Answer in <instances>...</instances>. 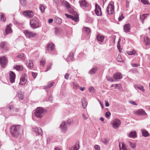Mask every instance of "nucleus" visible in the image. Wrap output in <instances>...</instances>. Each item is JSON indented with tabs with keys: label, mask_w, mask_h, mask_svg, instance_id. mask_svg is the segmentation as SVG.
Listing matches in <instances>:
<instances>
[{
	"label": "nucleus",
	"mask_w": 150,
	"mask_h": 150,
	"mask_svg": "<svg viewBox=\"0 0 150 150\" xmlns=\"http://www.w3.org/2000/svg\"><path fill=\"white\" fill-rule=\"evenodd\" d=\"M21 126L18 125H13L10 128V132L12 137H18L21 131Z\"/></svg>",
	"instance_id": "obj_1"
},
{
	"label": "nucleus",
	"mask_w": 150,
	"mask_h": 150,
	"mask_svg": "<svg viewBox=\"0 0 150 150\" xmlns=\"http://www.w3.org/2000/svg\"><path fill=\"white\" fill-rule=\"evenodd\" d=\"M46 110L41 107H38L35 112V116L38 118H41L44 115Z\"/></svg>",
	"instance_id": "obj_2"
},
{
	"label": "nucleus",
	"mask_w": 150,
	"mask_h": 150,
	"mask_svg": "<svg viewBox=\"0 0 150 150\" xmlns=\"http://www.w3.org/2000/svg\"><path fill=\"white\" fill-rule=\"evenodd\" d=\"M30 24L31 27L33 29H35L40 27L39 20L36 17H35L30 21Z\"/></svg>",
	"instance_id": "obj_3"
},
{
	"label": "nucleus",
	"mask_w": 150,
	"mask_h": 150,
	"mask_svg": "<svg viewBox=\"0 0 150 150\" xmlns=\"http://www.w3.org/2000/svg\"><path fill=\"white\" fill-rule=\"evenodd\" d=\"M69 11L73 15H74V16L65 14V15L68 18L71 19L75 22L78 21L79 20V17L76 13L74 10H71V9L69 10Z\"/></svg>",
	"instance_id": "obj_4"
},
{
	"label": "nucleus",
	"mask_w": 150,
	"mask_h": 150,
	"mask_svg": "<svg viewBox=\"0 0 150 150\" xmlns=\"http://www.w3.org/2000/svg\"><path fill=\"white\" fill-rule=\"evenodd\" d=\"M114 2H111L108 4L107 8V13L109 15L112 14L114 12Z\"/></svg>",
	"instance_id": "obj_5"
},
{
	"label": "nucleus",
	"mask_w": 150,
	"mask_h": 150,
	"mask_svg": "<svg viewBox=\"0 0 150 150\" xmlns=\"http://www.w3.org/2000/svg\"><path fill=\"white\" fill-rule=\"evenodd\" d=\"M121 124L120 121L117 118L115 119L111 122V125L114 128H118Z\"/></svg>",
	"instance_id": "obj_6"
},
{
	"label": "nucleus",
	"mask_w": 150,
	"mask_h": 150,
	"mask_svg": "<svg viewBox=\"0 0 150 150\" xmlns=\"http://www.w3.org/2000/svg\"><path fill=\"white\" fill-rule=\"evenodd\" d=\"M23 32L27 38H31L35 37L36 34L28 30H24Z\"/></svg>",
	"instance_id": "obj_7"
},
{
	"label": "nucleus",
	"mask_w": 150,
	"mask_h": 150,
	"mask_svg": "<svg viewBox=\"0 0 150 150\" xmlns=\"http://www.w3.org/2000/svg\"><path fill=\"white\" fill-rule=\"evenodd\" d=\"M7 62V60L5 57L2 56L0 58V64L2 67H5Z\"/></svg>",
	"instance_id": "obj_8"
},
{
	"label": "nucleus",
	"mask_w": 150,
	"mask_h": 150,
	"mask_svg": "<svg viewBox=\"0 0 150 150\" xmlns=\"http://www.w3.org/2000/svg\"><path fill=\"white\" fill-rule=\"evenodd\" d=\"M23 14L25 16H27L30 18L34 16L33 11L30 10L23 11Z\"/></svg>",
	"instance_id": "obj_9"
},
{
	"label": "nucleus",
	"mask_w": 150,
	"mask_h": 150,
	"mask_svg": "<svg viewBox=\"0 0 150 150\" xmlns=\"http://www.w3.org/2000/svg\"><path fill=\"white\" fill-rule=\"evenodd\" d=\"M27 77L25 74H23L20 78V81L19 84L21 85H24L27 82Z\"/></svg>",
	"instance_id": "obj_10"
},
{
	"label": "nucleus",
	"mask_w": 150,
	"mask_h": 150,
	"mask_svg": "<svg viewBox=\"0 0 150 150\" xmlns=\"http://www.w3.org/2000/svg\"><path fill=\"white\" fill-rule=\"evenodd\" d=\"M95 13L96 15L98 16H101L102 14L101 8L96 3L95 4Z\"/></svg>",
	"instance_id": "obj_11"
},
{
	"label": "nucleus",
	"mask_w": 150,
	"mask_h": 150,
	"mask_svg": "<svg viewBox=\"0 0 150 150\" xmlns=\"http://www.w3.org/2000/svg\"><path fill=\"white\" fill-rule=\"evenodd\" d=\"M9 79L10 82L13 83L15 82L16 75L12 71H10L9 74Z\"/></svg>",
	"instance_id": "obj_12"
},
{
	"label": "nucleus",
	"mask_w": 150,
	"mask_h": 150,
	"mask_svg": "<svg viewBox=\"0 0 150 150\" xmlns=\"http://www.w3.org/2000/svg\"><path fill=\"white\" fill-rule=\"evenodd\" d=\"M33 130L36 135H42V130L40 128H33Z\"/></svg>",
	"instance_id": "obj_13"
},
{
	"label": "nucleus",
	"mask_w": 150,
	"mask_h": 150,
	"mask_svg": "<svg viewBox=\"0 0 150 150\" xmlns=\"http://www.w3.org/2000/svg\"><path fill=\"white\" fill-rule=\"evenodd\" d=\"M8 44L6 42H0V47L5 50L8 49Z\"/></svg>",
	"instance_id": "obj_14"
},
{
	"label": "nucleus",
	"mask_w": 150,
	"mask_h": 150,
	"mask_svg": "<svg viewBox=\"0 0 150 150\" xmlns=\"http://www.w3.org/2000/svg\"><path fill=\"white\" fill-rule=\"evenodd\" d=\"M79 3L81 7L83 8L88 7L89 5L88 4L85 0H80L79 1Z\"/></svg>",
	"instance_id": "obj_15"
},
{
	"label": "nucleus",
	"mask_w": 150,
	"mask_h": 150,
	"mask_svg": "<svg viewBox=\"0 0 150 150\" xmlns=\"http://www.w3.org/2000/svg\"><path fill=\"white\" fill-rule=\"evenodd\" d=\"M60 128L63 132H65L67 131V127L65 122L64 121L62 122L60 125Z\"/></svg>",
	"instance_id": "obj_16"
},
{
	"label": "nucleus",
	"mask_w": 150,
	"mask_h": 150,
	"mask_svg": "<svg viewBox=\"0 0 150 150\" xmlns=\"http://www.w3.org/2000/svg\"><path fill=\"white\" fill-rule=\"evenodd\" d=\"M12 25L10 24L9 25L7 26L5 29L6 34H8L10 33H12V30L11 29V26Z\"/></svg>",
	"instance_id": "obj_17"
},
{
	"label": "nucleus",
	"mask_w": 150,
	"mask_h": 150,
	"mask_svg": "<svg viewBox=\"0 0 150 150\" xmlns=\"http://www.w3.org/2000/svg\"><path fill=\"white\" fill-rule=\"evenodd\" d=\"M128 136L130 138H134L137 137V133L136 131H132L127 134Z\"/></svg>",
	"instance_id": "obj_18"
},
{
	"label": "nucleus",
	"mask_w": 150,
	"mask_h": 150,
	"mask_svg": "<svg viewBox=\"0 0 150 150\" xmlns=\"http://www.w3.org/2000/svg\"><path fill=\"white\" fill-rule=\"evenodd\" d=\"M113 77L115 79L117 80L122 78V76L120 73L117 72L114 74Z\"/></svg>",
	"instance_id": "obj_19"
},
{
	"label": "nucleus",
	"mask_w": 150,
	"mask_h": 150,
	"mask_svg": "<svg viewBox=\"0 0 150 150\" xmlns=\"http://www.w3.org/2000/svg\"><path fill=\"white\" fill-rule=\"evenodd\" d=\"M18 96L20 100H22L24 98V93L23 92L19 90L17 92Z\"/></svg>",
	"instance_id": "obj_20"
},
{
	"label": "nucleus",
	"mask_w": 150,
	"mask_h": 150,
	"mask_svg": "<svg viewBox=\"0 0 150 150\" xmlns=\"http://www.w3.org/2000/svg\"><path fill=\"white\" fill-rule=\"evenodd\" d=\"M26 65L29 69H32L33 66L32 61L31 60L27 61L26 63Z\"/></svg>",
	"instance_id": "obj_21"
},
{
	"label": "nucleus",
	"mask_w": 150,
	"mask_h": 150,
	"mask_svg": "<svg viewBox=\"0 0 150 150\" xmlns=\"http://www.w3.org/2000/svg\"><path fill=\"white\" fill-rule=\"evenodd\" d=\"M124 31L127 33L129 32L130 30V25L129 23L126 24L124 26Z\"/></svg>",
	"instance_id": "obj_22"
},
{
	"label": "nucleus",
	"mask_w": 150,
	"mask_h": 150,
	"mask_svg": "<svg viewBox=\"0 0 150 150\" xmlns=\"http://www.w3.org/2000/svg\"><path fill=\"white\" fill-rule=\"evenodd\" d=\"M47 49L48 50L52 51L54 49V45L52 43L50 44L47 46Z\"/></svg>",
	"instance_id": "obj_23"
},
{
	"label": "nucleus",
	"mask_w": 150,
	"mask_h": 150,
	"mask_svg": "<svg viewBox=\"0 0 150 150\" xmlns=\"http://www.w3.org/2000/svg\"><path fill=\"white\" fill-rule=\"evenodd\" d=\"M98 69L96 67H94L92 68L89 71L88 73L91 75L93 74L96 72Z\"/></svg>",
	"instance_id": "obj_24"
},
{
	"label": "nucleus",
	"mask_w": 150,
	"mask_h": 150,
	"mask_svg": "<svg viewBox=\"0 0 150 150\" xmlns=\"http://www.w3.org/2000/svg\"><path fill=\"white\" fill-rule=\"evenodd\" d=\"M136 114L138 115H146V114L145 112V111L142 109H140L138 110Z\"/></svg>",
	"instance_id": "obj_25"
},
{
	"label": "nucleus",
	"mask_w": 150,
	"mask_h": 150,
	"mask_svg": "<svg viewBox=\"0 0 150 150\" xmlns=\"http://www.w3.org/2000/svg\"><path fill=\"white\" fill-rule=\"evenodd\" d=\"M86 98H83L82 99V104L83 108L85 109L87 105V103L86 101Z\"/></svg>",
	"instance_id": "obj_26"
},
{
	"label": "nucleus",
	"mask_w": 150,
	"mask_h": 150,
	"mask_svg": "<svg viewBox=\"0 0 150 150\" xmlns=\"http://www.w3.org/2000/svg\"><path fill=\"white\" fill-rule=\"evenodd\" d=\"M141 131L142 135L144 137H147L149 136V134L146 130L144 129H142Z\"/></svg>",
	"instance_id": "obj_27"
},
{
	"label": "nucleus",
	"mask_w": 150,
	"mask_h": 150,
	"mask_svg": "<svg viewBox=\"0 0 150 150\" xmlns=\"http://www.w3.org/2000/svg\"><path fill=\"white\" fill-rule=\"evenodd\" d=\"M96 38L98 41L100 42H102L103 41L104 37L103 36L98 34L97 35Z\"/></svg>",
	"instance_id": "obj_28"
},
{
	"label": "nucleus",
	"mask_w": 150,
	"mask_h": 150,
	"mask_svg": "<svg viewBox=\"0 0 150 150\" xmlns=\"http://www.w3.org/2000/svg\"><path fill=\"white\" fill-rule=\"evenodd\" d=\"M144 41L146 45H149L150 44V39L148 37H145L144 38Z\"/></svg>",
	"instance_id": "obj_29"
},
{
	"label": "nucleus",
	"mask_w": 150,
	"mask_h": 150,
	"mask_svg": "<svg viewBox=\"0 0 150 150\" xmlns=\"http://www.w3.org/2000/svg\"><path fill=\"white\" fill-rule=\"evenodd\" d=\"M74 54L72 52L70 53L67 58V60L69 61H72L73 59Z\"/></svg>",
	"instance_id": "obj_30"
},
{
	"label": "nucleus",
	"mask_w": 150,
	"mask_h": 150,
	"mask_svg": "<svg viewBox=\"0 0 150 150\" xmlns=\"http://www.w3.org/2000/svg\"><path fill=\"white\" fill-rule=\"evenodd\" d=\"M134 88H138V89L141 90L142 91H144V87L143 86L139 85H136L134 86Z\"/></svg>",
	"instance_id": "obj_31"
},
{
	"label": "nucleus",
	"mask_w": 150,
	"mask_h": 150,
	"mask_svg": "<svg viewBox=\"0 0 150 150\" xmlns=\"http://www.w3.org/2000/svg\"><path fill=\"white\" fill-rule=\"evenodd\" d=\"M6 17L4 14L0 12V19L3 22H5L6 20Z\"/></svg>",
	"instance_id": "obj_32"
},
{
	"label": "nucleus",
	"mask_w": 150,
	"mask_h": 150,
	"mask_svg": "<svg viewBox=\"0 0 150 150\" xmlns=\"http://www.w3.org/2000/svg\"><path fill=\"white\" fill-rule=\"evenodd\" d=\"M25 55L23 53L19 54H18V56L16 57L17 58L21 59L22 60H24L25 59Z\"/></svg>",
	"instance_id": "obj_33"
},
{
	"label": "nucleus",
	"mask_w": 150,
	"mask_h": 150,
	"mask_svg": "<svg viewBox=\"0 0 150 150\" xmlns=\"http://www.w3.org/2000/svg\"><path fill=\"white\" fill-rule=\"evenodd\" d=\"M110 140V139L108 138L103 139H101V141L105 145H106L108 143Z\"/></svg>",
	"instance_id": "obj_34"
},
{
	"label": "nucleus",
	"mask_w": 150,
	"mask_h": 150,
	"mask_svg": "<svg viewBox=\"0 0 150 150\" xmlns=\"http://www.w3.org/2000/svg\"><path fill=\"white\" fill-rule=\"evenodd\" d=\"M14 69L18 71H21L23 69V67L22 65H16Z\"/></svg>",
	"instance_id": "obj_35"
},
{
	"label": "nucleus",
	"mask_w": 150,
	"mask_h": 150,
	"mask_svg": "<svg viewBox=\"0 0 150 150\" xmlns=\"http://www.w3.org/2000/svg\"><path fill=\"white\" fill-rule=\"evenodd\" d=\"M83 30L87 34H89L90 32V29L86 27H84L83 28Z\"/></svg>",
	"instance_id": "obj_36"
},
{
	"label": "nucleus",
	"mask_w": 150,
	"mask_h": 150,
	"mask_svg": "<svg viewBox=\"0 0 150 150\" xmlns=\"http://www.w3.org/2000/svg\"><path fill=\"white\" fill-rule=\"evenodd\" d=\"M148 15H149V14H143L142 16H140V19L142 21V23H143V21L146 18V16Z\"/></svg>",
	"instance_id": "obj_37"
},
{
	"label": "nucleus",
	"mask_w": 150,
	"mask_h": 150,
	"mask_svg": "<svg viewBox=\"0 0 150 150\" xmlns=\"http://www.w3.org/2000/svg\"><path fill=\"white\" fill-rule=\"evenodd\" d=\"M54 21L56 23L58 24H60L62 23V19L59 17L56 18Z\"/></svg>",
	"instance_id": "obj_38"
},
{
	"label": "nucleus",
	"mask_w": 150,
	"mask_h": 150,
	"mask_svg": "<svg viewBox=\"0 0 150 150\" xmlns=\"http://www.w3.org/2000/svg\"><path fill=\"white\" fill-rule=\"evenodd\" d=\"M54 82H50L48 84V85L47 86H45L44 87L45 88H50L54 84Z\"/></svg>",
	"instance_id": "obj_39"
},
{
	"label": "nucleus",
	"mask_w": 150,
	"mask_h": 150,
	"mask_svg": "<svg viewBox=\"0 0 150 150\" xmlns=\"http://www.w3.org/2000/svg\"><path fill=\"white\" fill-rule=\"evenodd\" d=\"M73 149L74 150H78L79 148V144L78 142H77L76 144L73 146Z\"/></svg>",
	"instance_id": "obj_40"
},
{
	"label": "nucleus",
	"mask_w": 150,
	"mask_h": 150,
	"mask_svg": "<svg viewBox=\"0 0 150 150\" xmlns=\"http://www.w3.org/2000/svg\"><path fill=\"white\" fill-rule=\"evenodd\" d=\"M119 146L120 148V150H127L125 146V145L123 143L122 144L121 148L120 144H119Z\"/></svg>",
	"instance_id": "obj_41"
},
{
	"label": "nucleus",
	"mask_w": 150,
	"mask_h": 150,
	"mask_svg": "<svg viewBox=\"0 0 150 150\" xmlns=\"http://www.w3.org/2000/svg\"><path fill=\"white\" fill-rule=\"evenodd\" d=\"M128 144L129 146L133 149H134L136 146V143H132L130 142H128Z\"/></svg>",
	"instance_id": "obj_42"
},
{
	"label": "nucleus",
	"mask_w": 150,
	"mask_h": 150,
	"mask_svg": "<svg viewBox=\"0 0 150 150\" xmlns=\"http://www.w3.org/2000/svg\"><path fill=\"white\" fill-rule=\"evenodd\" d=\"M117 59L118 62H124V61L122 59L121 55L119 54L117 58Z\"/></svg>",
	"instance_id": "obj_43"
},
{
	"label": "nucleus",
	"mask_w": 150,
	"mask_h": 150,
	"mask_svg": "<svg viewBox=\"0 0 150 150\" xmlns=\"http://www.w3.org/2000/svg\"><path fill=\"white\" fill-rule=\"evenodd\" d=\"M39 8L42 13L44 12L45 10V8L44 7L42 6V4H40L39 5Z\"/></svg>",
	"instance_id": "obj_44"
},
{
	"label": "nucleus",
	"mask_w": 150,
	"mask_h": 150,
	"mask_svg": "<svg viewBox=\"0 0 150 150\" xmlns=\"http://www.w3.org/2000/svg\"><path fill=\"white\" fill-rule=\"evenodd\" d=\"M74 88L75 89H77L79 87V84L76 83H74L73 84Z\"/></svg>",
	"instance_id": "obj_45"
},
{
	"label": "nucleus",
	"mask_w": 150,
	"mask_h": 150,
	"mask_svg": "<svg viewBox=\"0 0 150 150\" xmlns=\"http://www.w3.org/2000/svg\"><path fill=\"white\" fill-rule=\"evenodd\" d=\"M120 42H121V40L120 39H119L118 42V43H117V48L118 49V50L120 52H121L120 50Z\"/></svg>",
	"instance_id": "obj_46"
},
{
	"label": "nucleus",
	"mask_w": 150,
	"mask_h": 150,
	"mask_svg": "<svg viewBox=\"0 0 150 150\" xmlns=\"http://www.w3.org/2000/svg\"><path fill=\"white\" fill-rule=\"evenodd\" d=\"M20 1L22 5L25 6L26 3V0H20Z\"/></svg>",
	"instance_id": "obj_47"
},
{
	"label": "nucleus",
	"mask_w": 150,
	"mask_h": 150,
	"mask_svg": "<svg viewBox=\"0 0 150 150\" xmlns=\"http://www.w3.org/2000/svg\"><path fill=\"white\" fill-rule=\"evenodd\" d=\"M106 78L107 80L109 81L113 82L114 81V80H113V79L112 77H110L109 76H106Z\"/></svg>",
	"instance_id": "obj_48"
},
{
	"label": "nucleus",
	"mask_w": 150,
	"mask_h": 150,
	"mask_svg": "<svg viewBox=\"0 0 150 150\" xmlns=\"http://www.w3.org/2000/svg\"><path fill=\"white\" fill-rule=\"evenodd\" d=\"M142 3L144 4H149V2L147 0H141Z\"/></svg>",
	"instance_id": "obj_49"
},
{
	"label": "nucleus",
	"mask_w": 150,
	"mask_h": 150,
	"mask_svg": "<svg viewBox=\"0 0 150 150\" xmlns=\"http://www.w3.org/2000/svg\"><path fill=\"white\" fill-rule=\"evenodd\" d=\"M121 85L120 84H115V89H120Z\"/></svg>",
	"instance_id": "obj_50"
},
{
	"label": "nucleus",
	"mask_w": 150,
	"mask_h": 150,
	"mask_svg": "<svg viewBox=\"0 0 150 150\" xmlns=\"http://www.w3.org/2000/svg\"><path fill=\"white\" fill-rule=\"evenodd\" d=\"M136 51L135 50H133L132 51H129L127 52L128 54L129 55H134L136 53Z\"/></svg>",
	"instance_id": "obj_51"
},
{
	"label": "nucleus",
	"mask_w": 150,
	"mask_h": 150,
	"mask_svg": "<svg viewBox=\"0 0 150 150\" xmlns=\"http://www.w3.org/2000/svg\"><path fill=\"white\" fill-rule=\"evenodd\" d=\"M123 13H122L121 15L118 18V20L119 21H121L124 18V17L123 16Z\"/></svg>",
	"instance_id": "obj_52"
},
{
	"label": "nucleus",
	"mask_w": 150,
	"mask_h": 150,
	"mask_svg": "<svg viewBox=\"0 0 150 150\" xmlns=\"http://www.w3.org/2000/svg\"><path fill=\"white\" fill-rule=\"evenodd\" d=\"M40 64L44 66L45 63V60L42 59L40 61Z\"/></svg>",
	"instance_id": "obj_53"
},
{
	"label": "nucleus",
	"mask_w": 150,
	"mask_h": 150,
	"mask_svg": "<svg viewBox=\"0 0 150 150\" xmlns=\"http://www.w3.org/2000/svg\"><path fill=\"white\" fill-rule=\"evenodd\" d=\"M88 90L90 92H94L95 90L93 87H90L89 88Z\"/></svg>",
	"instance_id": "obj_54"
},
{
	"label": "nucleus",
	"mask_w": 150,
	"mask_h": 150,
	"mask_svg": "<svg viewBox=\"0 0 150 150\" xmlns=\"http://www.w3.org/2000/svg\"><path fill=\"white\" fill-rule=\"evenodd\" d=\"M94 147L96 150H100V146L98 145H95L94 146Z\"/></svg>",
	"instance_id": "obj_55"
},
{
	"label": "nucleus",
	"mask_w": 150,
	"mask_h": 150,
	"mask_svg": "<svg viewBox=\"0 0 150 150\" xmlns=\"http://www.w3.org/2000/svg\"><path fill=\"white\" fill-rule=\"evenodd\" d=\"M111 115V113L110 112H107L105 114V116L107 118L109 117Z\"/></svg>",
	"instance_id": "obj_56"
},
{
	"label": "nucleus",
	"mask_w": 150,
	"mask_h": 150,
	"mask_svg": "<svg viewBox=\"0 0 150 150\" xmlns=\"http://www.w3.org/2000/svg\"><path fill=\"white\" fill-rule=\"evenodd\" d=\"M55 33L57 34L60 32V30L59 28H55Z\"/></svg>",
	"instance_id": "obj_57"
},
{
	"label": "nucleus",
	"mask_w": 150,
	"mask_h": 150,
	"mask_svg": "<svg viewBox=\"0 0 150 150\" xmlns=\"http://www.w3.org/2000/svg\"><path fill=\"white\" fill-rule=\"evenodd\" d=\"M32 75L33 77L35 79L37 76L38 74L37 73L32 72Z\"/></svg>",
	"instance_id": "obj_58"
},
{
	"label": "nucleus",
	"mask_w": 150,
	"mask_h": 150,
	"mask_svg": "<svg viewBox=\"0 0 150 150\" xmlns=\"http://www.w3.org/2000/svg\"><path fill=\"white\" fill-rule=\"evenodd\" d=\"M69 74L68 73H66L64 76V78L67 80H68L69 79Z\"/></svg>",
	"instance_id": "obj_59"
},
{
	"label": "nucleus",
	"mask_w": 150,
	"mask_h": 150,
	"mask_svg": "<svg viewBox=\"0 0 150 150\" xmlns=\"http://www.w3.org/2000/svg\"><path fill=\"white\" fill-rule=\"evenodd\" d=\"M129 103L132 104L134 105H137V104L135 102L132 100H129Z\"/></svg>",
	"instance_id": "obj_60"
},
{
	"label": "nucleus",
	"mask_w": 150,
	"mask_h": 150,
	"mask_svg": "<svg viewBox=\"0 0 150 150\" xmlns=\"http://www.w3.org/2000/svg\"><path fill=\"white\" fill-rule=\"evenodd\" d=\"M52 64L51 63H50L49 64L50 65V66L49 67H48L45 70V71H47L48 70H49L50 68H51V66L52 65Z\"/></svg>",
	"instance_id": "obj_61"
},
{
	"label": "nucleus",
	"mask_w": 150,
	"mask_h": 150,
	"mask_svg": "<svg viewBox=\"0 0 150 150\" xmlns=\"http://www.w3.org/2000/svg\"><path fill=\"white\" fill-rule=\"evenodd\" d=\"M131 65L133 67H136L139 66L138 64L136 63L132 64Z\"/></svg>",
	"instance_id": "obj_62"
},
{
	"label": "nucleus",
	"mask_w": 150,
	"mask_h": 150,
	"mask_svg": "<svg viewBox=\"0 0 150 150\" xmlns=\"http://www.w3.org/2000/svg\"><path fill=\"white\" fill-rule=\"evenodd\" d=\"M72 122V120H68L67 121V124L68 125H70Z\"/></svg>",
	"instance_id": "obj_63"
},
{
	"label": "nucleus",
	"mask_w": 150,
	"mask_h": 150,
	"mask_svg": "<svg viewBox=\"0 0 150 150\" xmlns=\"http://www.w3.org/2000/svg\"><path fill=\"white\" fill-rule=\"evenodd\" d=\"M105 106L106 107H108L109 105V104L108 102V101H105Z\"/></svg>",
	"instance_id": "obj_64"
}]
</instances>
